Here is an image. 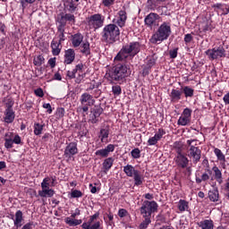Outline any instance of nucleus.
Instances as JSON below:
<instances>
[{
  "label": "nucleus",
  "mask_w": 229,
  "mask_h": 229,
  "mask_svg": "<svg viewBox=\"0 0 229 229\" xmlns=\"http://www.w3.org/2000/svg\"><path fill=\"white\" fill-rule=\"evenodd\" d=\"M13 140V132H6L4 135V140Z\"/></svg>",
  "instance_id": "774afa93"
},
{
  "label": "nucleus",
  "mask_w": 229,
  "mask_h": 229,
  "mask_svg": "<svg viewBox=\"0 0 229 229\" xmlns=\"http://www.w3.org/2000/svg\"><path fill=\"white\" fill-rule=\"evenodd\" d=\"M105 24V16L99 13L93 14L88 18V25L93 30H99Z\"/></svg>",
  "instance_id": "9d476101"
},
{
  "label": "nucleus",
  "mask_w": 229,
  "mask_h": 229,
  "mask_svg": "<svg viewBox=\"0 0 229 229\" xmlns=\"http://www.w3.org/2000/svg\"><path fill=\"white\" fill-rule=\"evenodd\" d=\"M150 70H151V68H149L148 66H145L142 70V76H144V77L148 76Z\"/></svg>",
  "instance_id": "338daca9"
},
{
  "label": "nucleus",
  "mask_w": 229,
  "mask_h": 229,
  "mask_svg": "<svg viewBox=\"0 0 229 229\" xmlns=\"http://www.w3.org/2000/svg\"><path fill=\"white\" fill-rule=\"evenodd\" d=\"M212 171L215 174V180L218 183H223V173H221V170L217 166H213Z\"/></svg>",
  "instance_id": "c756f323"
},
{
  "label": "nucleus",
  "mask_w": 229,
  "mask_h": 229,
  "mask_svg": "<svg viewBox=\"0 0 229 229\" xmlns=\"http://www.w3.org/2000/svg\"><path fill=\"white\" fill-rule=\"evenodd\" d=\"M165 0H148V5L149 8H154L158 3H164Z\"/></svg>",
  "instance_id": "a18cd8bd"
},
{
  "label": "nucleus",
  "mask_w": 229,
  "mask_h": 229,
  "mask_svg": "<svg viewBox=\"0 0 229 229\" xmlns=\"http://www.w3.org/2000/svg\"><path fill=\"white\" fill-rule=\"evenodd\" d=\"M81 53L84 55V56H89L90 55V43L89 41H83L81 44Z\"/></svg>",
  "instance_id": "c85d7f7f"
},
{
  "label": "nucleus",
  "mask_w": 229,
  "mask_h": 229,
  "mask_svg": "<svg viewBox=\"0 0 229 229\" xmlns=\"http://www.w3.org/2000/svg\"><path fill=\"white\" fill-rule=\"evenodd\" d=\"M100 35L102 42H106V44H115L121 36V30H119V26L116 24L109 23L104 26Z\"/></svg>",
  "instance_id": "f257e3e1"
},
{
  "label": "nucleus",
  "mask_w": 229,
  "mask_h": 229,
  "mask_svg": "<svg viewBox=\"0 0 229 229\" xmlns=\"http://www.w3.org/2000/svg\"><path fill=\"white\" fill-rule=\"evenodd\" d=\"M35 226V224L33 222H29L25 224L21 229H33Z\"/></svg>",
  "instance_id": "0e129e2a"
},
{
  "label": "nucleus",
  "mask_w": 229,
  "mask_h": 229,
  "mask_svg": "<svg viewBox=\"0 0 229 229\" xmlns=\"http://www.w3.org/2000/svg\"><path fill=\"white\" fill-rule=\"evenodd\" d=\"M13 144H21V136H19V134H16L13 138Z\"/></svg>",
  "instance_id": "69168bd1"
},
{
  "label": "nucleus",
  "mask_w": 229,
  "mask_h": 229,
  "mask_svg": "<svg viewBox=\"0 0 229 229\" xmlns=\"http://www.w3.org/2000/svg\"><path fill=\"white\" fill-rule=\"evenodd\" d=\"M105 149L107 150V154L110 155V153H114V151L115 150V145L114 144H108Z\"/></svg>",
  "instance_id": "603ef678"
},
{
  "label": "nucleus",
  "mask_w": 229,
  "mask_h": 229,
  "mask_svg": "<svg viewBox=\"0 0 229 229\" xmlns=\"http://www.w3.org/2000/svg\"><path fill=\"white\" fill-rule=\"evenodd\" d=\"M80 103L81 106L78 107V112H89V106H93L96 100H94V97L89 93H83L80 98Z\"/></svg>",
  "instance_id": "6e6552de"
},
{
  "label": "nucleus",
  "mask_w": 229,
  "mask_h": 229,
  "mask_svg": "<svg viewBox=\"0 0 229 229\" xmlns=\"http://www.w3.org/2000/svg\"><path fill=\"white\" fill-rule=\"evenodd\" d=\"M76 72H76L75 68L72 71H68L67 72L68 78H70V80L76 78Z\"/></svg>",
  "instance_id": "4d7b16f0"
},
{
  "label": "nucleus",
  "mask_w": 229,
  "mask_h": 229,
  "mask_svg": "<svg viewBox=\"0 0 229 229\" xmlns=\"http://www.w3.org/2000/svg\"><path fill=\"white\" fill-rule=\"evenodd\" d=\"M139 53H140V43L137 41L131 42L129 45H125L122 47L114 57V60L123 62V60H126L128 56H135L139 55Z\"/></svg>",
  "instance_id": "7ed1b4c3"
},
{
  "label": "nucleus",
  "mask_w": 229,
  "mask_h": 229,
  "mask_svg": "<svg viewBox=\"0 0 229 229\" xmlns=\"http://www.w3.org/2000/svg\"><path fill=\"white\" fill-rule=\"evenodd\" d=\"M171 37V25L166 22H164L160 25L157 32L152 35L150 38L151 44H158V42H164Z\"/></svg>",
  "instance_id": "20e7f679"
},
{
  "label": "nucleus",
  "mask_w": 229,
  "mask_h": 229,
  "mask_svg": "<svg viewBox=\"0 0 229 229\" xmlns=\"http://www.w3.org/2000/svg\"><path fill=\"white\" fill-rule=\"evenodd\" d=\"M158 19H160V16H158L157 13H150L145 18V24L148 28H152L155 26V24H157V21H158Z\"/></svg>",
  "instance_id": "6ab92c4d"
},
{
  "label": "nucleus",
  "mask_w": 229,
  "mask_h": 229,
  "mask_svg": "<svg viewBox=\"0 0 229 229\" xmlns=\"http://www.w3.org/2000/svg\"><path fill=\"white\" fill-rule=\"evenodd\" d=\"M81 196H83L81 191L73 190L71 192V198H81Z\"/></svg>",
  "instance_id": "de8ad7c7"
},
{
  "label": "nucleus",
  "mask_w": 229,
  "mask_h": 229,
  "mask_svg": "<svg viewBox=\"0 0 229 229\" xmlns=\"http://www.w3.org/2000/svg\"><path fill=\"white\" fill-rule=\"evenodd\" d=\"M95 155L97 157H101L102 158H106L109 154L106 148H102V149L97 150L95 152Z\"/></svg>",
  "instance_id": "a19ab883"
},
{
  "label": "nucleus",
  "mask_w": 229,
  "mask_h": 229,
  "mask_svg": "<svg viewBox=\"0 0 229 229\" xmlns=\"http://www.w3.org/2000/svg\"><path fill=\"white\" fill-rule=\"evenodd\" d=\"M175 162L179 167L185 169L187 165H189V158L185 157L182 152H178L177 157L175 158Z\"/></svg>",
  "instance_id": "aec40b11"
},
{
  "label": "nucleus",
  "mask_w": 229,
  "mask_h": 229,
  "mask_svg": "<svg viewBox=\"0 0 229 229\" xmlns=\"http://www.w3.org/2000/svg\"><path fill=\"white\" fill-rule=\"evenodd\" d=\"M127 214H128V211L124 208L119 209L118 211L119 217H126Z\"/></svg>",
  "instance_id": "680f3d73"
},
{
  "label": "nucleus",
  "mask_w": 229,
  "mask_h": 229,
  "mask_svg": "<svg viewBox=\"0 0 229 229\" xmlns=\"http://www.w3.org/2000/svg\"><path fill=\"white\" fill-rule=\"evenodd\" d=\"M157 143H158V141H157V138L155 136L151 137L148 140V146H156V144H157Z\"/></svg>",
  "instance_id": "864d4df0"
},
{
  "label": "nucleus",
  "mask_w": 229,
  "mask_h": 229,
  "mask_svg": "<svg viewBox=\"0 0 229 229\" xmlns=\"http://www.w3.org/2000/svg\"><path fill=\"white\" fill-rule=\"evenodd\" d=\"M34 93L38 96V98H44V90H42V88L35 89Z\"/></svg>",
  "instance_id": "13d9d810"
},
{
  "label": "nucleus",
  "mask_w": 229,
  "mask_h": 229,
  "mask_svg": "<svg viewBox=\"0 0 229 229\" xmlns=\"http://www.w3.org/2000/svg\"><path fill=\"white\" fill-rule=\"evenodd\" d=\"M101 114H103V108L96 107L89 114V123H91V124H97V123H99V116Z\"/></svg>",
  "instance_id": "f3484780"
},
{
  "label": "nucleus",
  "mask_w": 229,
  "mask_h": 229,
  "mask_svg": "<svg viewBox=\"0 0 229 229\" xmlns=\"http://www.w3.org/2000/svg\"><path fill=\"white\" fill-rule=\"evenodd\" d=\"M98 217H99V212H97L93 216H90L88 222H84L81 225V228H83V229H100L101 222L98 221V222L94 223V221H96V219H98ZM92 223H94V224H92Z\"/></svg>",
  "instance_id": "9b49d317"
},
{
  "label": "nucleus",
  "mask_w": 229,
  "mask_h": 229,
  "mask_svg": "<svg viewBox=\"0 0 229 229\" xmlns=\"http://www.w3.org/2000/svg\"><path fill=\"white\" fill-rule=\"evenodd\" d=\"M112 92L114 96H121L123 89H121V86L115 85L112 87Z\"/></svg>",
  "instance_id": "79ce46f5"
},
{
  "label": "nucleus",
  "mask_w": 229,
  "mask_h": 229,
  "mask_svg": "<svg viewBox=\"0 0 229 229\" xmlns=\"http://www.w3.org/2000/svg\"><path fill=\"white\" fill-rule=\"evenodd\" d=\"M11 219H14L13 223L16 228H21V226H22V221H24V217L22 216V211L21 210L16 211L15 216L12 215Z\"/></svg>",
  "instance_id": "5701e85b"
},
{
  "label": "nucleus",
  "mask_w": 229,
  "mask_h": 229,
  "mask_svg": "<svg viewBox=\"0 0 229 229\" xmlns=\"http://www.w3.org/2000/svg\"><path fill=\"white\" fill-rule=\"evenodd\" d=\"M214 153L219 162H226V157H225V154H223V151H221V149L216 148L214 149Z\"/></svg>",
  "instance_id": "f704fd0d"
},
{
  "label": "nucleus",
  "mask_w": 229,
  "mask_h": 229,
  "mask_svg": "<svg viewBox=\"0 0 229 229\" xmlns=\"http://www.w3.org/2000/svg\"><path fill=\"white\" fill-rule=\"evenodd\" d=\"M43 130H44V125L40 123H34V134L42 135Z\"/></svg>",
  "instance_id": "58836bf2"
},
{
  "label": "nucleus",
  "mask_w": 229,
  "mask_h": 229,
  "mask_svg": "<svg viewBox=\"0 0 229 229\" xmlns=\"http://www.w3.org/2000/svg\"><path fill=\"white\" fill-rule=\"evenodd\" d=\"M67 22H70L72 24H74L76 22V17L74 16V14H72V13L61 15V19L59 20V26H63L64 28H65Z\"/></svg>",
  "instance_id": "2eb2a0df"
},
{
  "label": "nucleus",
  "mask_w": 229,
  "mask_h": 229,
  "mask_svg": "<svg viewBox=\"0 0 229 229\" xmlns=\"http://www.w3.org/2000/svg\"><path fill=\"white\" fill-rule=\"evenodd\" d=\"M51 187V177H46L41 182V189H49Z\"/></svg>",
  "instance_id": "ea45409f"
},
{
  "label": "nucleus",
  "mask_w": 229,
  "mask_h": 229,
  "mask_svg": "<svg viewBox=\"0 0 229 229\" xmlns=\"http://www.w3.org/2000/svg\"><path fill=\"white\" fill-rule=\"evenodd\" d=\"M83 42V36L81 33H76L72 35V44L74 47H80L81 44Z\"/></svg>",
  "instance_id": "a878e982"
},
{
  "label": "nucleus",
  "mask_w": 229,
  "mask_h": 229,
  "mask_svg": "<svg viewBox=\"0 0 229 229\" xmlns=\"http://www.w3.org/2000/svg\"><path fill=\"white\" fill-rule=\"evenodd\" d=\"M4 123H7V124L12 123L13 121H15V112H13V109L12 108V105H8L7 108L4 112Z\"/></svg>",
  "instance_id": "a211bd4d"
},
{
  "label": "nucleus",
  "mask_w": 229,
  "mask_h": 229,
  "mask_svg": "<svg viewBox=\"0 0 229 229\" xmlns=\"http://www.w3.org/2000/svg\"><path fill=\"white\" fill-rule=\"evenodd\" d=\"M118 15V19L113 20V24H116L120 28H124V26H126V20L128 19V16H126V11H119Z\"/></svg>",
  "instance_id": "dca6fc26"
},
{
  "label": "nucleus",
  "mask_w": 229,
  "mask_h": 229,
  "mask_svg": "<svg viewBox=\"0 0 229 229\" xmlns=\"http://www.w3.org/2000/svg\"><path fill=\"white\" fill-rule=\"evenodd\" d=\"M164 135H165V131H164V129H158L157 132L155 134V138L157 139V140H160Z\"/></svg>",
  "instance_id": "c03bdc74"
},
{
  "label": "nucleus",
  "mask_w": 229,
  "mask_h": 229,
  "mask_svg": "<svg viewBox=\"0 0 229 229\" xmlns=\"http://www.w3.org/2000/svg\"><path fill=\"white\" fill-rule=\"evenodd\" d=\"M182 91L180 89H172L170 93V99L172 103H178L182 99Z\"/></svg>",
  "instance_id": "393cba45"
},
{
  "label": "nucleus",
  "mask_w": 229,
  "mask_h": 229,
  "mask_svg": "<svg viewBox=\"0 0 229 229\" xmlns=\"http://www.w3.org/2000/svg\"><path fill=\"white\" fill-rule=\"evenodd\" d=\"M182 93L184 94L185 98H194V89L189 86L182 88Z\"/></svg>",
  "instance_id": "72a5a7b5"
},
{
  "label": "nucleus",
  "mask_w": 229,
  "mask_h": 229,
  "mask_svg": "<svg viewBox=\"0 0 229 229\" xmlns=\"http://www.w3.org/2000/svg\"><path fill=\"white\" fill-rule=\"evenodd\" d=\"M65 27L62 26V25H58L57 27V35H58V42H64L65 41Z\"/></svg>",
  "instance_id": "473e14b6"
},
{
  "label": "nucleus",
  "mask_w": 229,
  "mask_h": 229,
  "mask_svg": "<svg viewBox=\"0 0 229 229\" xmlns=\"http://www.w3.org/2000/svg\"><path fill=\"white\" fill-rule=\"evenodd\" d=\"M157 225H163V223H165V216L163 215H158L157 216Z\"/></svg>",
  "instance_id": "3c124183"
},
{
  "label": "nucleus",
  "mask_w": 229,
  "mask_h": 229,
  "mask_svg": "<svg viewBox=\"0 0 229 229\" xmlns=\"http://www.w3.org/2000/svg\"><path fill=\"white\" fill-rule=\"evenodd\" d=\"M197 140H188L186 141L187 144V157L192 160L193 164H198L201 160V149L199 147H196L192 144V142H196Z\"/></svg>",
  "instance_id": "423d86ee"
},
{
  "label": "nucleus",
  "mask_w": 229,
  "mask_h": 229,
  "mask_svg": "<svg viewBox=\"0 0 229 229\" xmlns=\"http://www.w3.org/2000/svg\"><path fill=\"white\" fill-rule=\"evenodd\" d=\"M4 148H6V149H12V148H13V140H4Z\"/></svg>",
  "instance_id": "09e8293b"
},
{
  "label": "nucleus",
  "mask_w": 229,
  "mask_h": 229,
  "mask_svg": "<svg viewBox=\"0 0 229 229\" xmlns=\"http://www.w3.org/2000/svg\"><path fill=\"white\" fill-rule=\"evenodd\" d=\"M64 155L65 158H72L74 155H78V144L76 142L69 143L64 148Z\"/></svg>",
  "instance_id": "ddd939ff"
},
{
  "label": "nucleus",
  "mask_w": 229,
  "mask_h": 229,
  "mask_svg": "<svg viewBox=\"0 0 229 229\" xmlns=\"http://www.w3.org/2000/svg\"><path fill=\"white\" fill-rule=\"evenodd\" d=\"M157 210H158V204L155 200H152V201L145 200L142 206L140 208V212L142 217L151 218V214L157 212Z\"/></svg>",
  "instance_id": "0eeeda50"
},
{
  "label": "nucleus",
  "mask_w": 229,
  "mask_h": 229,
  "mask_svg": "<svg viewBox=\"0 0 229 229\" xmlns=\"http://www.w3.org/2000/svg\"><path fill=\"white\" fill-rule=\"evenodd\" d=\"M184 42H185V44H191V42H192V35L191 34H186L184 36Z\"/></svg>",
  "instance_id": "e2e57ef3"
},
{
  "label": "nucleus",
  "mask_w": 229,
  "mask_h": 229,
  "mask_svg": "<svg viewBox=\"0 0 229 229\" xmlns=\"http://www.w3.org/2000/svg\"><path fill=\"white\" fill-rule=\"evenodd\" d=\"M123 173H125L126 176H129V178H133L134 185H136V187L144 183V175H142L140 171L135 169V166L131 165L123 166Z\"/></svg>",
  "instance_id": "39448f33"
},
{
  "label": "nucleus",
  "mask_w": 229,
  "mask_h": 229,
  "mask_svg": "<svg viewBox=\"0 0 229 229\" xmlns=\"http://www.w3.org/2000/svg\"><path fill=\"white\" fill-rule=\"evenodd\" d=\"M50 47L52 49V55L54 56H58L62 52V42L53 39Z\"/></svg>",
  "instance_id": "4be33fe9"
},
{
  "label": "nucleus",
  "mask_w": 229,
  "mask_h": 229,
  "mask_svg": "<svg viewBox=\"0 0 229 229\" xmlns=\"http://www.w3.org/2000/svg\"><path fill=\"white\" fill-rule=\"evenodd\" d=\"M38 196L40 198H53L55 196V190L50 188L42 189V191H38Z\"/></svg>",
  "instance_id": "bb28decb"
},
{
  "label": "nucleus",
  "mask_w": 229,
  "mask_h": 229,
  "mask_svg": "<svg viewBox=\"0 0 229 229\" xmlns=\"http://www.w3.org/2000/svg\"><path fill=\"white\" fill-rule=\"evenodd\" d=\"M170 58H176L178 56V48H174L169 51Z\"/></svg>",
  "instance_id": "bf43d9fd"
},
{
  "label": "nucleus",
  "mask_w": 229,
  "mask_h": 229,
  "mask_svg": "<svg viewBox=\"0 0 229 229\" xmlns=\"http://www.w3.org/2000/svg\"><path fill=\"white\" fill-rule=\"evenodd\" d=\"M208 198L210 201H213V202L219 201V191H217V189H213L212 191H209Z\"/></svg>",
  "instance_id": "2f4dec72"
},
{
  "label": "nucleus",
  "mask_w": 229,
  "mask_h": 229,
  "mask_svg": "<svg viewBox=\"0 0 229 229\" xmlns=\"http://www.w3.org/2000/svg\"><path fill=\"white\" fill-rule=\"evenodd\" d=\"M108 135H110V127L106 126L100 130V140L101 142H108Z\"/></svg>",
  "instance_id": "cd10ccee"
},
{
  "label": "nucleus",
  "mask_w": 229,
  "mask_h": 229,
  "mask_svg": "<svg viewBox=\"0 0 229 229\" xmlns=\"http://www.w3.org/2000/svg\"><path fill=\"white\" fill-rule=\"evenodd\" d=\"M206 55L208 60L211 61L219 60V58H226V49H225L223 46L215 47L214 48L208 49Z\"/></svg>",
  "instance_id": "1a4fd4ad"
},
{
  "label": "nucleus",
  "mask_w": 229,
  "mask_h": 229,
  "mask_svg": "<svg viewBox=\"0 0 229 229\" xmlns=\"http://www.w3.org/2000/svg\"><path fill=\"white\" fill-rule=\"evenodd\" d=\"M130 72V68L126 64H118L109 72V78L112 81H116L119 85H123L126 81V78H128Z\"/></svg>",
  "instance_id": "f03ea898"
},
{
  "label": "nucleus",
  "mask_w": 229,
  "mask_h": 229,
  "mask_svg": "<svg viewBox=\"0 0 229 229\" xmlns=\"http://www.w3.org/2000/svg\"><path fill=\"white\" fill-rule=\"evenodd\" d=\"M114 3H115V0H103L102 4H104V6H106V8H109V6H112V4H114Z\"/></svg>",
  "instance_id": "6e6d98bb"
},
{
  "label": "nucleus",
  "mask_w": 229,
  "mask_h": 229,
  "mask_svg": "<svg viewBox=\"0 0 229 229\" xmlns=\"http://www.w3.org/2000/svg\"><path fill=\"white\" fill-rule=\"evenodd\" d=\"M112 165H114V157L106 158L102 164L103 173L106 174L112 169Z\"/></svg>",
  "instance_id": "b1692460"
},
{
  "label": "nucleus",
  "mask_w": 229,
  "mask_h": 229,
  "mask_svg": "<svg viewBox=\"0 0 229 229\" xmlns=\"http://www.w3.org/2000/svg\"><path fill=\"white\" fill-rule=\"evenodd\" d=\"M132 158H140V149L134 148L131 151Z\"/></svg>",
  "instance_id": "49530a36"
},
{
  "label": "nucleus",
  "mask_w": 229,
  "mask_h": 229,
  "mask_svg": "<svg viewBox=\"0 0 229 229\" xmlns=\"http://www.w3.org/2000/svg\"><path fill=\"white\" fill-rule=\"evenodd\" d=\"M155 64H157V55H153L152 56H148L147 58V67H148V69H151V67H153V65H155Z\"/></svg>",
  "instance_id": "4c0bfd02"
},
{
  "label": "nucleus",
  "mask_w": 229,
  "mask_h": 229,
  "mask_svg": "<svg viewBox=\"0 0 229 229\" xmlns=\"http://www.w3.org/2000/svg\"><path fill=\"white\" fill-rule=\"evenodd\" d=\"M43 108L47 109V114H53V108L51 107V104H43Z\"/></svg>",
  "instance_id": "052dcab7"
},
{
  "label": "nucleus",
  "mask_w": 229,
  "mask_h": 229,
  "mask_svg": "<svg viewBox=\"0 0 229 229\" xmlns=\"http://www.w3.org/2000/svg\"><path fill=\"white\" fill-rule=\"evenodd\" d=\"M44 56L42 55H38L37 57L34 58V65H38V67H40L42 64H44Z\"/></svg>",
  "instance_id": "37998d69"
},
{
  "label": "nucleus",
  "mask_w": 229,
  "mask_h": 229,
  "mask_svg": "<svg viewBox=\"0 0 229 229\" xmlns=\"http://www.w3.org/2000/svg\"><path fill=\"white\" fill-rule=\"evenodd\" d=\"M144 220L140 224V229H147L151 225V218L149 216H143Z\"/></svg>",
  "instance_id": "c9c22d12"
},
{
  "label": "nucleus",
  "mask_w": 229,
  "mask_h": 229,
  "mask_svg": "<svg viewBox=\"0 0 229 229\" xmlns=\"http://www.w3.org/2000/svg\"><path fill=\"white\" fill-rule=\"evenodd\" d=\"M76 58V53L74 52V49L69 48L64 53V64L67 65L71 64L72 62H74V59Z\"/></svg>",
  "instance_id": "412c9836"
},
{
  "label": "nucleus",
  "mask_w": 229,
  "mask_h": 229,
  "mask_svg": "<svg viewBox=\"0 0 229 229\" xmlns=\"http://www.w3.org/2000/svg\"><path fill=\"white\" fill-rule=\"evenodd\" d=\"M81 214V211L80 208H76L74 213L71 215V217H66L64 219V222L69 226H78L79 225H81L82 220L81 219H74L77 216H80Z\"/></svg>",
  "instance_id": "f8f14e48"
},
{
  "label": "nucleus",
  "mask_w": 229,
  "mask_h": 229,
  "mask_svg": "<svg viewBox=\"0 0 229 229\" xmlns=\"http://www.w3.org/2000/svg\"><path fill=\"white\" fill-rule=\"evenodd\" d=\"M190 123H191V118H188L187 116H183V114H182L179 117L177 124H179L180 126H187V124H189Z\"/></svg>",
  "instance_id": "e433bc0d"
},
{
  "label": "nucleus",
  "mask_w": 229,
  "mask_h": 229,
  "mask_svg": "<svg viewBox=\"0 0 229 229\" xmlns=\"http://www.w3.org/2000/svg\"><path fill=\"white\" fill-rule=\"evenodd\" d=\"M56 115L60 118L64 117V115H65V109L64 107L57 108Z\"/></svg>",
  "instance_id": "5fc2aeb1"
},
{
  "label": "nucleus",
  "mask_w": 229,
  "mask_h": 229,
  "mask_svg": "<svg viewBox=\"0 0 229 229\" xmlns=\"http://www.w3.org/2000/svg\"><path fill=\"white\" fill-rule=\"evenodd\" d=\"M192 114V110L190 108H185L182 114L184 117H188V119H191V115Z\"/></svg>",
  "instance_id": "8fccbe9b"
},
{
  "label": "nucleus",
  "mask_w": 229,
  "mask_h": 229,
  "mask_svg": "<svg viewBox=\"0 0 229 229\" xmlns=\"http://www.w3.org/2000/svg\"><path fill=\"white\" fill-rule=\"evenodd\" d=\"M177 208L180 212H185L189 210V202L185 199H180L177 204Z\"/></svg>",
  "instance_id": "7c9ffc66"
},
{
  "label": "nucleus",
  "mask_w": 229,
  "mask_h": 229,
  "mask_svg": "<svg viewBox=\"0 0 229 229\" xmlns=\"http://www.w3.org/2000/svg\"><path fill=\"white\" fill-rule=\"evenodd\" d=\"M80 0H64V10L70 13H74L78 11Z\"/></svg>",
  "instance_id": "4468645a"
}]
</instances>
